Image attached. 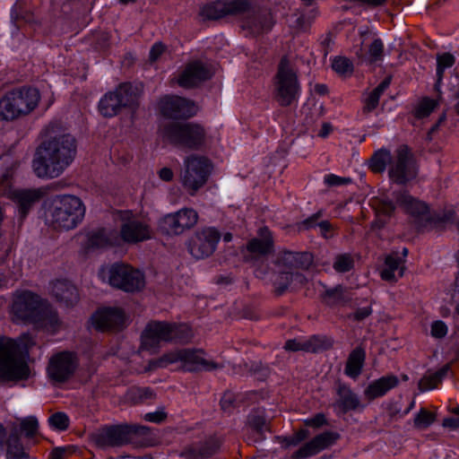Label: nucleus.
<instances>
[{
	"instance_id": "obj_1",
	"label": "nucleus",
	"mask_w": 459,
	"mask_h": 459,
	"mask_svg": "<svg viewBox=\"0 0 459 459\" xmlns=\"http://www.w3.org/2000/svg\"><path fill=\"white\" fill-rule=\"evenodd\" d=\"M59 126L51 123L45 128L46 139L36 150L32 167L39 178L59 177L76 155V141L69 134H57Z\"/></svg>"
},
{
	"instance_id": "obj_2",
	"label": "nucleus",
	"mask_w": 459,
	"mask_h": 459,
	"mask_svg": "<svg viewBox=\"0 0 459 459\" xmlns=\"http://www.w3.org/2000/svg\"><path fill=\"white\" fill-rule=\"evenodd\" d=\"M12 310L17 320L32 323L39 327L54 328L58 325L57 314L31 291L25 290L18 294Z\"/></svg>"
},
{
	"instance_id": "obj_3",
	"label": "nucleus",
	"mask_w": 459,
	"mask_h": 459,
	"mask_svg": "<svg viewBox=\"0 0 459 459\" xmlns=\"http://www.w3.org/2000/svg\"><path fill=\"white\" fill-rule=\"evenodd\" d=\"M274 100L280 107L286 108L296 104L301 91L298 69L287 56H283L273 79Z\"/></svg>"
},
{
	"instance_id": "obj_4",
	"label": "nucleus",
	"mask_w": 459,
	"mask_h": 459,
	"mask_svg": "<svg viewBox=\"0 0 459 459\" xmlns=\"http://www.w3.org/2000/svg\"><path fill=\"white\" fill-rule=\"evenodd\" d=\"M191 327L186 324L151 321L141 336V348L155 351L161 342H189L193 338Z\"/></svg>"
},
{
	"instance_id": "obj_5",
	"label": "nucleus",
	"mask_w": 459,
	"mask_h": 459,
	"mask_svg": "<svg viewBox=\"0 0 459 459\" xmlns=\"http://www.w3.org/2000/svg\"><path fill=\"white\" fill-rule=\"evenodd\" d=\"M203 353L202 350H175L163 354L158 359L150 360L149 368L151 369L164 368L178 361L182 363V368L189 372L212 371L223 368L222 364L204 358Z\"/></svg>"
},
{
	"instance_id": "obj_6",
	"label": "nucleus",
	"mask_w": 459,
	"mask_h": 459,
	"mask_svg": "<svg viewBox=\"0 0 459 459\" xmlns=\"http://www.w3.org/2000/svg\"><path fill=\"white\" fill-rule=\"evenodd\" d=\"M30 376L27 362L13 339L0 337V384L25 380Z\"/></svg>"
},
{
	"instance_id": "obj_7",
	"label": "nucleus",
	"mask_w": 459,
	"mask_h": 459,
	"mask_svg": "<svg viewBox=\"0 0 459 459\" xmlns=\"http://www.w3.org/2000/svg\"><path fill=\"white\" fill-rule=\"evenodd\" d=\"M161 135L169 143L183 149L199 150L206 139V131L203 126L192 123L169 122L161 129Z\"/></svg>"
},
{
	"instance_id": "obj_8",
	"label": "nucleus",
	"mask_w": 459,
	"mask_h": 459,
	"mask_svg": "<svg viewBox=\"0 0 459 459\" xmlns=\"http://www.w3.org/2000/svg\"><path fill=\"white\" fill-rule=\"evenodd\" d=\"M40 96L37 89L22 87L10 91L0 100V120H13L30 113L39 104Z\"/></svg>"
},
{
	"instance_id": "obj_9",
	"label": "nucleus",
	"mask_w": 459,
	"mask_h": 459,
	"mask_svg": "<svg viewBox=\"0 0 459 459\" xmlns=\"http://www.w3.org/2000/svg\"><path fill=\"white\" fill-rule=\"evenodd\" d=\"M150 428L137 424L105 426L93 436L95 444L101 448L120 447L136 442V438L150 434Z\"/></svg>"
},
{
	"instance_id": "obj_10",
	"label": "nucleus",
	"mask_w": 459,
	"mask_h": 459,
	"mask_svg": "<svg viewBox=\"0 0 459 459\" xmlns=\"http://www.w3.org/2000/svg\"><path fill=\"white\" fill-rule=\"evenodd\" d=\"M85 207L82 200L70 195H59L54 200L50 224L55 229H74L83 219Z\"/></svg>"
},
{
	"instance_id": "obj_11",
	"label": "nucleus",
	"mask_w": 459,
	"mask_h": 459,
	"mask_svg": "<svg viewBox=\"0 0 459 459\" xmlns=\"http://www.w3.org/2000/svg\"><path fill=\"white\" fill-rule=\"evenodd\" d=\"M119 241L128 245H135L151 239L153 231L149 220L140 218L131 211H123L119 213Z\"/></svg>"
},
{
	"instance_id": "obj_12",
	"label": "nucleus",
	"mask_w": 459,
	"mask_h": 459,
	"mask_svg": "<svg viewBox=\"0 0 459 459\" xmlns=\"http://www.w3.org/2000/svg\"><path fill=\"white\" fill-rule=\"evenodd\" d=\"M185 169L181 174L183 186L191 195H194L207 181L211 164L201 156L190 155L184 161Z\"/></svg>"
},
{
	"instance_id": "obj_13",
	"label": "nucleus",
	"mask_w": 459,
	"mask_h": 459,
	"mask_svg": "<svg viewBox=\"0 0 459 459\" xmlns=\"http://www.w3.org/2000/svg\"><path fill=\"white\" fill-rule=\"evenodd\" d=\"M109 284L126 292L139 291L145 285L144 274L126 264H114L108 270Z\"/></svg>"
},
{
	"instance_id": "obj_14",
	"label": "nucleus",
	"mask_w": 459,
	"mask_h": 459,
	"mask_svg": "<svg viewBox=\"0 0 459 459\" xmlns=\"http://www.w3.org/2000/svg\"><path fill=\"white\" fill-rule=\"evenodd\" d=\"M390 179L397 185H405L415 178L417 168L413 155L407 145H400L388 169Z\"/></svg>"
},
{
	"instance_id": "obj_15",
	"label": "nucleus",
	"mask_w": 459,
	"mask_h": 459,
	"mask_svg": "<svg viewBox=\"0 0 459 459\" xmlns=\"http://www.w3.org/2000/svg\"><path fill=\"white\" fill-rule=\"evenodd\" d=\"M274 249V240L267 227L260 228L257 237L249 239L243 251V258L247 263L255 264L264 261Z\"/></svg>"
},
{
	"instance_id": "obj_16",
	"label": "nucleus",
	"mask_w": 459,
	"mask_h": 459,
	"mask_svg": "<svg viewBox=\"0 0 459 459\" xmlns=\"http://www.w3.org/2000/svg\"><path fill=\"white\" fill-rule=\"evenodd\" d=\"M250 7L249 0H216L204 4L199 14L204 20H219L228 15H240Z\"/></svg>"
},
{
	"instance_id": "obj_17",
	"label": "nucleus",
	"mask_w": 459,
	"mask_h": 459,
	"mask_svg": "<svg viewBox=\"0 0 459 459\" xmlns=\"http://www.w3.org/2000/svg\"><path fill=\"white\" fill-rule=\"evenodd\" d=\"M251 2L250 9L244 13L245 17L242 21V29L250 35L257 36L269 32L274 25V19L271 11L267 8L254 6V1Z\"/></svg>"
},
{
	"instance_id": "obj_18",
	"label": "nucleus",
	"mask_w": 459,
	"mask_h": 459,
	"mask_svg": "<svg viewBox=\"0 0 459 459\" xmlns=\"http://www.w3.org/2000/svg\"><path fill=\"white\" fill-rule=\"evenodd\" d=\"M78 359L74 352L62 351L53 355L48 362V375L56 383L67 381L74 374Z\"/></svg>"
},
{
	"instance_id": "obj_19",
	"label": "nucleus",
	"mask_w": 459,
	"mask_h": 459,
	"mask_svg": "<svg viewBox=\"0 0 459 459\" xmlns=\"http://www.w3.org/2000/svg\"><path fill=\"white\" fill-rule=\"evenodd\" d=\"M220 238L221 233L215 228H204L190 239L188 250L196 259L208 257L214 253Z\"/></svg>"
},
{
	"instance_id": "obj_20",
	"label": "nucleus",
	"mask_w": 459,
	"mask_h": 459,
	"mask_svg": "<svg viewBox=\"0 0 459 459\" xmlns=\"http://www.w3.org/2000/svg\"><path fill=\"white\" fill-rule=\"evenodd\" d=\"M161 115L171 119H187L196 114L194 101L176 95H166L160 100Z\"/></svg>"
},
{
	"instance_id": "obj_21",
	"label": "nucleus",
	"mask_w": 459,
	"mask_h": 459,
	"mask_svg": "<svg viewBox=\"0 0 459 459\" xmlns=\"http://www.w3.org/2000/svg\"><path fill=\"white\" fill-rule=\"evenodd\" d=\"M125 313L119 307H106L91 316L93 326L100 332L119 330L125 323Z\"/></svg>"
},
{
	"instance_id": "obj_22",
	"label": "nucleus",
	"mask_w": 459,
	"mask_h": 459,
	"mask_svg": "<svg viewBox=\"0 0 459 459\" xmlns=\"http://www.w3.org/2000/svg\"><path fill=\"white\" fill-rule=\"evenodd\" d=\"M339 438L340 435L337 432L325 431L302 446L293 454V457L295 459H305L316 455L322 450L333 446Z\"/></svg>"
},
{
	"instance_id": "obj_23",
	"label": "nucleus",
	"mask_w": 459,
	"mask_h": 459,
	"mask_svg": "<svg viewBox=\"0 0 459 459\" xmlns=\"http://www.w3.org/2000/svg\"><path fill=\"white\" fill-rule=\"evenodd\" d=\"M314 262V256L309 252L280 251L276 256L275 264L278 267L293 272V270H308Z\"/></svg>"
},
{
	"instance_id": "obj_24",
	"label": "nucleus",
	"mask_w": 459,
	"mask_h": 459,
	"mask_svg": "<svg viewBox=\"0 0 459 459\" xmlns=\"http://www.w3.org/2000/svg\"><path fill=\"white\" fill-rule=\"evenodd\" d=\"M211 77L209 68L203 62L195 60L186 65L178 79V83L184 88H193Z\"/></svg>"
},
{
	"instance_id": "obj_25",
	"label": "nucleus",
	"mask_w": 459,
	"mask_h": 459,
	"mask_svg": "<svg viewBox=\"0 0 459 459\" xmlns=\"http://www.w3.org/2000/svg\"><path fill=\"white\" fill-rule=\"evenodd\" d=\"M396 203L415 219L430 222L432 218L428 205L409 195L406 191L394 193Z\"/></svg>"
},
{
	"instance_id": "obj_26",
	"label": "nucleus",
	"mask_w": 459,
	"mask_h": 459,
	"mask_svg": "<svg viewBox=\"0 0 459 459\" xmlns=\"http://www.w3.org/2000/svg\"><path fill=\"white\" fill-rule=\"evenodd\" d=\"M337 399L333 406L339 411L338 413L345 414L351 411H357L363 408L359 397L349 385L339 383L336 390Z\"/></svg>"
},
{
	"instance_id": "obj_27",
	"label": "nucleus",
	"mask_w": 459,
	"mask_h": 459,
	"mask_svg": "<svg viewBox=\"0 0 459 459\" xmlns=\"http://www.w3.org/2000/svg\"><path fill=\"white\" fill-rule=\"evenodd\" d=\"M51 293L59 303L72 307L79 300L77 288L67 280H56L52 282Z\"/></svg>"
},
{
	"instance_id": "obj_28",
	"label": "nucleus",
	"mask_w": 459,
	"mask_h": 459,
	"mask_svg": "<svg viewBox=\"0 0 459 459\" xmlns=\"http://www.w3.org/2000/svg\"><path fill=\"white\" fill-rule=\"evenodd\" d=\"M143 91L141 84L131 82L120 83L116 89L122 108H135L139 104V99Z\"/></svg>"
},
{
	"instance_id": "obj_29",
	"label": "nucleus",
	"mask_w": 459,
	"mask_h": 459,
	"mask_svg": "<svg viewBox=\"0 0 459 459\" xmlns=\"http://www.w3.org/2000/svg\"><path fill=\"white\" fill-rule=\"evenodd\" d=\"M399 383L398 377L394 375L382 377L368 385L365 389V396L368 400H374L384 396L389 390L394 388Z\"/></svg>"
},
{
	"instance_id": "obj_30",
	"label": "nucleus",
	"mask_w": 459,
	"mask_h": 459,
	"mask_svg": "<svg viewBox=\"0 0 459 459\" xmlns=\"http://www.w3.org/2000/svg\"><path fill=\"white\" fill-rule=\"evenodd\" d=\"M365 360V349L361 345L357 346L350 352L347 358L344 368V374L352 379H357L362 373Z\"/></svg>"
},
{
	"instance_id": "obj_31",
	"label": "nucleus",
	"mask_w": 459,
	"mask_h": 459,
	"mask_svg": "<svg viewBox=\"0 0 459 459\" xmlns=\"http://www.w3.org/2000/svg\"><path fill=\"white\" fill-rule=\"evenodd\" d=\"M41 197L38 190H16L12 193V199L17 204L22 219L25 218L32 205Z\"/></svg>"
},
{
	"instance_id": "obj_32",
	"label": "nucleus",
	"mask_w": 459,
	"mask_h": 459,
	"mask_svg": "<svg viewBox=\"0 0 459 459\" xmlns=\"http://www.w3.org/2000/svg\"><path fill=\"white\" fill-rule=\"evenodd\" d=\"M220 446V440L217 437H211L198 446L189 447L186 454L191 459L209 458L218 452Z\"/></svg>"
},
{
	"instance_id": "obj_33",
	"label": "nucleus",
	"mask_w": 459,
	"mask_h": 459,
	"mask_svg": "<svg viewBox=\"0 0 459 459\" xmlns=\"http://www.w3.org/2000/svg\"><path fill=\"white\" fill-rule=\"evenodd\" d=\"M119 245L117 233L113 230L100 229L93 232L89 238V246L95 248H103Z\"/></svg>"
},
{
	"instance_id": "obj_34",
	"label": "nucleus",
	"mask_w": 459,
	"mask_h": 459,
	"mask_svg": "<svg viewBox=\"0 0 459 459\" xmlns=\"http://www.w3.org/2000/svg\"><path fill=\"white\" fill-rule=\"evenodd\" d=\"M322 302L329 307L345 305L351 300V296L346 288L338 285L333 289H327L321 294Z\"/></svg>"
},
{
	"instance_id": "obj_35",
	"label": "nucleus",
	"mask_w": 459,
	"mask_h": 459,
	"mask_svg": "<svg viewBox=\"0 0 459 459\" xmlns=\"http://www.w3.org/2000/svg\"><path fill=\"white\" fill-rule=\"evenodd\" d=\"M7 459H29L20 439L18 429L13 428L6 439Z\"/></svg>"
},
{
	"instance_id": "obj_36",
	"label": "nucleus",
	"mask_w": 459,
	"mask_h": 459,
	"mask_svg": "<svg viewBox=\"0 0 459 459\" xmlns=\"http://www.w3.org/2000/svg\"><path fill=\"white\" fill-rule=\"evenodd\" d=\"M247 424L254 430L255 437L253 441L257 442L264 438V433L269 430L268 423L264 411H253L247 417Z\"/></svg>"
},
{
	"instance_id": "obj_37",
	"label": "nucleus",
	"mask_w": 459,
	"mask_h": 459,
	"mask_svg": "<svg viewBox=\"0 0 459 459\" xmlns=\"http://www.w3.org/2000/svg\"><path fill=\"white\" fill-rule=\"evenodd\" d=\"M121 108L122 105L116 90L106 93L99 104L100 112L108 117L116 116Z\"/></svg>"
},
{
	"instance_id": "obj_38",
	"label": "nucleus",
	"mask_w": 459,
	"mask_h": 459,
	"mask_svg": "<svg viewBox=\"0 0 459 459\" xmlns=\"http://www.w3.org/2000/svg\"><path fill=\"white\" fill-rule=\"evenodd\" d=\"M384 43L380 39H375L368 47V56L357 53L359 63L373 65L381 62L384 58Z\"/></svg>"
},
{
	"instance_id": "obj_39",
	"label": "nucleus",
	"mask_w": 459,
	"mask_h": 459,
	"mask_svg": "<svg viewBox=\"0 0 459 459\" xmlns=\"http://www.w3.org/2000/svg\"><path fill=\"white\" fill-rule=\"evenodd\" d=\"M450 367L448 364L442 367L440 369L434 373H427L419 382V389L421 392L436 388L443 378L446 376Z\"/></svg>"
},
{
	"instance_id": "obj_40",
	"label": "nucleus",
	"mask_w": 459,
	"mask_h": 459,
	"mask_svg": "<svg viewBox=\"0 0 459 459\" xmlns=\"http://www.w3.org/2000/svg\"><path fill=\"white\" fill-rule=\"evenodd\" d=\"M373 206L377 216L376 224H377L379 228H382L386 223V220L393 215L395 206L392 201L385 199L376 200Z\"/></svg>"
},
{
	"instance_id": "obj_41",
	"label": "nucleus",
	"mask_w": 459,
	"mask_h": 459,
	"mask_svg": "<svg viewBox=\"0 0 459 459\" xmlns=\"http://www.w3.org/2000/svg\"><path fill=\"white\" fill-rule=\"evenodd\" d=\"M437 68H436V75L437 82L435 84V88L438 91L442 80L444 78V74L446 69L451 68L456 61L455 56L450 52H445L441 54H437Z\"/></svg>"
},
{
	"instance_id": "obj_42",
	"label": "nucleus",
	"mask_w": 459,
	"mask_h": 459,
	"mask_svg": "<svg viewBox=\"0 0 459 459\" xmlns=\"http://www.w3.org/2000/svg\"><path fill=\"white\" fill-rule=\"evenodd\" d=\"M403 260L394 255H387L385 261V268L381 272V278L385 281L396 280L395 272L398 271V276L402 277L403 274V267H401Z\"/></svg>"
},
{
	"instance_id": "obj_43",
	"label": "nucleus",
	"mask_w": 459,
	"mask_h": 459,
	"mask_svg": "<svg viewBox=\"0 0 459 459\" xmlns=\"http://www.w3.org/2000/svg\"><path fill=\"white\" fill-rule=\"evenodd\" d=\"M394 157L387 149H380L374 152L369 160V168L375 173L383 172L386 165H391Z\"/></svg>"
},
{
	"instance_id": "obj_44",
	"label": "nucleus",
	"mask_w": 459,
	"mask_h": 459,
	"mask_svg": "<svg viewBox=\"0 0 459 459\" xmlns=\"http://www.w3.org/2000/svg\"><path fill=\"white\" fill-rule=\"evenodd\" d=\"M307 352L316 353L331 349L333 340L326 335L315 334L306 338Z\"/></svg>"
},
{
	"instance_id": "obj_45",
	"label": "nucleus",
	"mask_w": 459,
	"mask_h": 459,
	"mask_svg": "<svg viewBox=\"0 0 459 459\" xmlns=\"http://www.w3.org/2000/svg\"><path fill=\"white\" fill-rule=\"evenodd\" d=\"M160 229L162 232L167 234L178 235L183 233L176 212L164 216L160 221Z\"/></svg>"
},
{
	"instance_id": "obj_46",
	"label": "nucleus",
	"mask_w": 459,
	"mask_h": 459,
	"mask_svg": "<svg viewBox=\"0 0 459 459\" xmlns=\"http://www.w3.org/2000/svg\"><path fill=\"white\" fill-rule=\"evenodd\" d=\"M179 224L183 230V232L186 230H189L193 228L198 221L197 212L191 208H184L176 212Z\"/></svg>"
},
{
	"instance_id": "obj_47",
	"label": "nucleus",
	"mask_w": 459,
	"mask_h": 459,
	"mask_svg": "<svg viewBox=\"0 0 459 459\" xmlns=\"http://www.w3.org/2000/svg\"><path fill=\"white\" fill-rule=\"evenodd\" d=\"M293 281V276L290 271H282L279 273L273 280L274 292L277 296L282 295Z\"/></svg>"
},
{
	"instance_id": "obj_48",
	"label": "nucleus",
	"mask_w": 459,
	"mask_h": 459,
	"mask_svg": "<svg viewBox=\"0 0 459 459\" xmlns=\"http://www.w3.org/2000/svg\"><path fill=\"white\" fill-rule=\"evenodd\" d=\"M438 106L437 100L429 97H424L420 100L419 104L414 109V116L417 118H424L429 117L431 112Z\"/></svg>"
},
{
	"instance_id": "obj_49",
	"label": "nucleus",
	"mask_w": 459,
	"mask_h": 459,
	"mask_svg": "<svg viewBox=\"0 0 459 459\" xmlns=\"http://www.w3.org/2000/svg\"><path fill=\"white\" fill-rule=\"evenodd\" d=\"M129 396L134 403H142L155 398L156 394L150 387H132Z\"/></svg>"
},
{
	"instance_id": "obj_50",
	"label": "nucleus",
	"mask_w": 459,
	"mask_h": 459,
	"mask_svg": "<svg viewBox=\"0 0 459 459\" xmlns=\"http://www.w3.org/2000/svg\"><path fill=\"white\" fill-rule=\"evenodd\" d=\"M333 269L340 273L350 272L354 267V259L351 254H340L334 258Z\"/></svg>"
},
{
	"instance_id": "obj_51",
	"label": "nucleus",
	"mask_w": 459,
	"mask_h": 459,
	"mask_svg": "<svg viewBox=\"0 0 459 459\" xmlns=\"http://www.w3.org/2000/svg\"><path fill=\"white\" fill-rule=\"evenodd\" d=\"M39 421L35 416H29L21 420L20 430L28 438H32L38 434Z\"/></svg>"
},
{
	"instance_id": "obj_52",
	"label": "nucleus",
	"mask_w": 459,
	"mask_h": 459,
	"mask_svg": "<svg viewBox=\"0 0 459 459\" xmlns=\"http://www.w3.org/2000/svg\"><path fill=\"white\" fill-rule=\"evenodd\" d=\"M435 414L431 411L421 408L414 418V427L419 429L429 428L435 421Z\"/></svg>"
},
{
	"instance_id": "obj_53",
	"label": "nucleus",
	"mask_w": 459,
	"mask_h": 459,
	"mask_svg": "<svg viewBox=\"0 0 459 459\" xmlns=\"http://www.w3.org/2000/svg\"><path fill=\"white\" fill-rule=\"evenodd\" d=\"M332 68L341 75H350L353 72V64L345 56H336L333 60Z\"/></svg>"
},
{
	"instance_id": "obj_54",
	"label": "nucleus",
	"mask_w": 459,
	"mask_h": 459,
	"mask_svg": "<svg viewBox=\"0 0 459 459\" xmlns=\"http://www.w3.org/2000/svg\"><path fill=\"white\" fill-rule=\"evenodd\" d=\"M51 427L58 430H65L69 427V419L64 412H56L48 418Z\"/></svg>"
},
{
	"instance_id": "obj_55",
	"label": "nucleus",
	"mask_w": 459,
	"mask_h": 459,
	"mask_svg": "<svg viewBox=\"0 0 459 459\" xmlns=\"http://www.w3.org/2000/svg\"><path fill=\"white\" fill-rule=\"evenodd\" d=\"M306 338L290 339L285 342L284 349L288 351H305L307 352Z\"/></svg>"
},
{
	"instance_id": "obj_56",
	"label": "nucleus",
	"mask_w": 459,
	"mask_h": 459,
	"mask_svg": "<svg viewBox=\"0 0 459 459\" xmlns=\"http://www.w3.org/2000/svg\"><path fill=\"white\" fill-rule=\"evenodd\" d=\"M385 2L386 0H350L348 4L344 5L343 8L348 10L356 5L377 7L383 5Z\"/></svg>"
},
{
	"instance_id": "obj_57",
	"label": "nucleus",
	"mask_w": 459,
	"mask_h": 459,
	"mask_svg": "<svg viewBox=\"0 0 459 459\" xmlns=\"http://www.w3.org/2000/svg\"><path fill=\"white\" fill-rule=\"evenodd\" d=\"M308 436V431L307 429H300L297 433H295L292 437H284L283 441L286 446H297L303 440H305Z\"/></svg>"
},
{
	"instance_id": "obj_58",
	"label": "nucleus",
	"mask_w": 459,
	"mask_h": 459,
	"mask_svg": "<svg viewBox=\"0 0 459 459\" xmlns=\"http://www.w3.org/2000/svg\"><path fill=\"white\" fill-rule=\"evenodd\" d=\"M379 97L370 92L364 100L363 113L368 114L377 108L379 103Z\"/></svg>"
},
{
	"instance_id": "obj_59",
	"label": "nucleus",
	"mask_w": 459,
	"mask_h": 459,
	"mask_svg": "<svg viewBox=\"0 0 459 459\" xmlns=\"http://www.w3.org/2000/svg\"><path fill=\"white\" fill-rule=\"evenodd\" d=\"M351 182L350 178H342L334 174H329L325 177V183L330 186L347 185Z\"/></svg>"
},
{
	"instance_id": "obj_60",
	"label": "nucleus",
	"mask_w": 459,
	"mask_h": 459,
	"mask_svg": "<svg viewBox=\"0 0 459 459\" xmlns=\"http://www.w3.org/2000/svg\"><path fill=\"white\" fill-rule=\"evenodd\" d=\"M372 314V307L371 305L359 307L356 309V311L351 315L348 316L349 318L354 320V321H362L365 318L368 317Z\"/></svg>"
},
{
	"instance_id": "obj_61",
	"label": "nucleus",
	"mask_w": 459,
	"mask_h": 459,
	"mask_svg": "<svg viewBox=\"0 0 459 459\" xmlns=\"http://www.w3.org/2000/svg\"><path fill=\"white\" fill-rule=\"evenodd\" d=\"M447 333V327L442 321H435L431 325V334L436 338H443Z\"/></svg>"
},
{
	"instance_id": "obj_62",
	"label": "nucleus",
	"mask_w": 459,
	"mask_h": 459,
	"mask_svg": "<svg viewBox=\"0 0 459 459\" xmlns=\"http://www.w3.org/2000/svg\"><path fill=\"white\" fill-rule=\"evenodd\" d=\"M167 418V413L163 411H157L154 412H148L143 416L144 420L154 422V423H161Z\"/></svg>"
},
{
	"instance_id": "obj_63",
	"label": "nucleus",
	"mask_w": 459,
	"mask_h": 459,
	"mask_svg": "<svg viewBox=\"0 0 459 459\" xmlns=\"http://www.w3.org/2000/svg\"><path fill=\"white\" fill-rule=\"evenodd\" d=\"M325 424H327V420L323 413H317L306 420V425L313 428H319Z\"/></svg>"
},
{
	"instance_id": "obj_64",
	"label": "nucleus",
	"mask_w": 459,
	"mask_h": 459,
	"mask_svg": "<svg viewBox=\"0 0 459 459\" xmlns=\"http://www.w3.org/2000/svg\"><path fill=\"white\" fill-rule=\"evenodd\" d=\"M164 50H165V46L162 43H160V42L155 43L150 50V56H149L150 60L152 62H155L161 56V54L164 52Z\"/></svg>"
}]
</instances>
